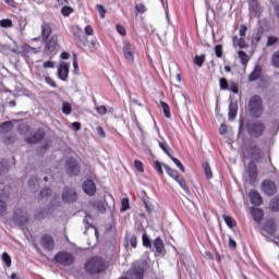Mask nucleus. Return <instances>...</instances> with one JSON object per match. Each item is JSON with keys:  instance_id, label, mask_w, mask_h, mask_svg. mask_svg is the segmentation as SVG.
I'll return each instance as SVG.
<instances>
[{"instance_id": "nucleus-45", "label": "nucleus", "mask_w": 279, "mask_h": 279, "mask_svg": "<svg viewBox=\"0 0 279 279\" xmlns=\"http://www.w3.org/2000/svg\"><path fill=\"white\" fill-rule=\"evenodd\" d=\"M0 27H4V28L12 27V20L10 19L1 20Z\"/></svg>"}, {"instance_id": "nucleus-60", "label": "nucleus", "mask_w": 279, "mask_h": 279, "mask_svg": "<svg viewBox=\"0 0 279 279\" xmlns=\"http://www.w3.org/2000/svg\"><path fill=\"white\" fill-rule=\"evenodd\" d=\"M246 32H247V26L241 25L240 31H239V34H240L241 38H243V36H245Z\"/></svg>"}, {"instance_id": "nucleus-3", "label": "nucleus", "mask_w": 279, "mask_h": 279, "mask_svg": "<svg viewBox=\"0 0 279 279\" xmlns=\"http://www.w3.org/2000/svg\"><path fill=\"white\" fill-rule=\"evenodd\" d=\"M105 269L106 264L101 257H93L85 264V271H87V274H101Z\"/></svg>"}, {"instance_id": "nucleus-20", "label": "nucleus", "mask_w": 279, "mask_h": 279, "mask_svg": "<svg viewBox=\"0 0 279 279\" xmlns=\"http://www.w3.org/2000/svg\"><path fill=\"white\" fill-rule=\"evenodd\" d=\"M251 215H252L254 221H256V223H260V221H263V217L265 214L263 213V209H260V208H252Z\"/></svg>"}, {"instance_id": "nucleus-40", "label": "nucleus", "mask_w": 279, "mask_h": 279, "mask_svg": "<svg viewBox=\"0 0 279 279\" xmlns=\"http://www.w3.org/2000/svg\"><path fill=\"white\" fill-rule=\"evenodd\" d=\"M271 64L272 66H276V69H279V51L272 54Z\"/></svg>"}, {"instance_id": "nucleus-9", "label": "nucleus", "mask_w": 279, "mask_h": 279, "mask_svg": "<svg viewBox=\"0 0 279 279\" xmlns=\"http://www.w3.org/2000/svg\"><path fill=\"white\" fill-rule=\"evenodd\" d=\"M83 191L86 195L89 197H93L97 193V185L95 184V181L87 179L83 182Z\"/></svg>"}, {"instance_id": "nucleus-1", "label": "nucleus", "mask_w": 279, "mask_h": 279, "mask_svg": "<svg viewBox=\"0 0 279 279\" xmlns=\"http://www.w3.org/2000/svg\"><path fill=\"white\" fill-rule=\"evenodd\" d=\"M263 98L258 95L252 96L248 101V114L253 119H260L263 117Z\"/></svg>"}, {"instance_id": "nucleus-48", "label": "nucleus", "mask_w": 279, "mask_h": 279, "mask_svg": "<svg viewBox=\"0 0 279 279\" xmlns=\"http://www.w3.org/2000/svg\"><path fill=\"white\" fill-rule=\"evenodd\" d=\"M73 69H74V73L77 75V73L80 72V65L77 63V54H73Z\"/></svg>"}, {"instance_id": "nucleus-61", "label": "nucleus", "mask_w": 279, "mask_h": 279, "mask_svg": "<svg viewBox=\"0 0 279 279\" xmlns=\"http://www.w3.org/2000/svg\"><path fill=\"white\" fill-rule=\"evenodd\" d=\"M136 243H137L136 235H132L130 238V245H131V247H136Z\"/></svg>"}, {"instance_id": "nucleus-41", "label": "nucleus", "mask_w": 279, "mask_h": 279, "mask_svg": "<svg viewBox=\"0 0 279 279\" xmlns=\"http://www.w3.org/2000/svg\"><path fill=\"white\" fill-rule=\"evenodd\" d=\"M61 14H62L63 16H71V14H73V8L68 7V5L63 7V8L61 9Z\"/></svg>"}, {"instance_id": "nucleus-42", "label": "nucleus", "mask_w": 279, "mask_h": 279, "mask_svg": "<svg viewBox=\"0 0 279 279\" xmlns=\"http://www.w3.org/2000/svg\"><path fill=\"white\" fill-rule=\"evenodd\" d=\"M96 10L99 12L100 19H106V8H104V4H97Z\"/></svg>"}, {"instance_id": "nucleus-32", "label": "nucleus", "mask_w": 279, "mask_h": 279, "mask_svg": "<svg viewBox=\"0 0 279 279\" xmlns=\"http://www.w3.org/2000/svg\"><path fill=\"white\" fill-rule=\"evenodd\" d=\"M238 56H239L242 64L245 65V64H247V62H250V58L247 57V53H245V51L240 50L238 52Z\"/></svg>"}, {"instance_id": "nucleus-17", "label": "nucleus", "mask_w": 279, "mask_h": 279, "mask_svg": "<svg viewBox=\"0 0 279 279\" xmlns=\"http://www.w3.org/2000/svg\"><path fill=\"white\" fill-rule=\"evenodd\" d=\"M41 245L43 247H45V250H48V251L53 250V245H54L53 238L48 234L44 235L41 238Z\"/></svg>"}, {"instance_id": "nucleus-11", "label": "nucleus", "mask_w": 279, "mask_h": 279, "mask_svg": "<svg viewBox=\"0 0 279 279\" xmlns=\"http://www.w3.org/2000/svg\"><path fill=\"white\" fill-rule=\"evenodd\" d=\"M58 77L62 82H66L69 80V63L61 62L58 66Z\"/></svg>"}, {"instance_id": "nucleus-29", "label": "nucleus", "mask_w": 279, "mask_h": 279, "mask_svg": "<svg viewBox=\"0 0 279 279\" xmlns=\"http://www.w3.org/2000/svg\"><path fill=\"white\" fill-rule=\"evenodd\" d=\"M175 182H178L184 193H189V186L186 185V180H184V178L179 177L178 179H175Z\"/></svg>"}, {"instance_id": "nucleus-12", "label": "nucleus", "mask_w": 279, "mask_h": 279, "mask_svg": "<svg viewBox=\"0 0 279 279\" xmlns=\"http://www.w3.org/2000/svg\"><path fill=\"white\" fill-rule=\"evenodd\" d=\"M262 191L265 195H276V183L266 180L262 183Z\"/></svg>"}, {"instance_id": "nucleus-18", "label": "nucleus", "mask_w": 279, "mask_h": 279, "mask_svg": "<svg viewBox=\"0 0 279 279\" xmlns=\"http://www.w3.org/2000/svg\"><path fill=\"white\" fill-rule=\"evenodd\" d=\"M14 220L17 221V223H25L27 222V215L23 209H16L14 211Z\"/></svg>"}, {"instance_id": "nucleus-37", "label": "nucleus", "mask_w": 279, "mask_h": 279, "mask_svg": "<svg viewBox=\"0 0 279 279\" xmlns=\"http://www.w3.org/2000/svg\"><path fill=\"white\" fill-rule=\"evenodd\" d=\"M247 151L251 156H260V148H257L256 146H251L247 148Z\"/></svg>"}, {"instance_id": "nucleus-52", "label": "nucleus", "mask_w": 279, "mask_h": 279, "mask_svg": "<svg viewBox=\"0 0 279 279\" xmlns=\"http://www.w3.org/2000/svg\"><path fill=\"white\" fill-rule=\"evenodd\" d=\"M159 147L162 151H165L167 154V156H172L171 153L169 151V148L167 147V143H162V142H159Z\"/></svg>"}, {"instance_id": "nucleus-59", "label": "nucleus", "mask_w": 279, "mask_h": 279, "mask_svg": "<svg viewBox=\"0 0 279 279\" xmlns=\"http://www.w3.org/2000/svg\"><path fill=\"white\" fill-rule=\"evenodd\" d=\"M86 36H93V34H95V32L93 31V26L87 25L84 29Z\"/></svg>"}, {"instance_id": "nucleus-25", "label": "nucleus", "mask_w": 279, "mask_h": 279, "mask_svg": "<svg viewBox=\"0 0 279 279\" xmlns=\"http://www.w3.org/2000/svg\"><path fill=\"white\" fill-rule=\"evenodd\" d=\"M222 219L228 228H236V220H234V218H232L231 216L222 215Z\"/></svg>"}, {"instance_id": "nucleus-63", "label": "nucleus", "mask_w": 279, "mask_h": 279, "mask_svg": "<svg viewBox=\"0 0 279 279\" xmlns=\"http://www.w3.org/2000/svg\"><path fill=\"white\" fill-rule=\"evenodd\" d=\"M219 132H220V134H221L222 136L226 135V134H228V129L226 128L225 124H221V125H220Z\"/></svg>"}, {"instance_id": "nucleus-54", "label": "nucleus", "mask_w": 279, "mask_h": 279, "mask_svg": "<svg viewBox=\"0 0 279 279\" xmlns=\"http://www.w3.org/2000/svg\"><path fill=\"white\" fill-rule=\"evenodd\" d=\"M134 167L135 169H137V171H140V173H143V171H145V168L143 167V163L140 160L134 161Z\"/></svg>"}, {"instance_id": "nucleus-34", "label": "nucleus", "mask_w": 279, "mask_h": 279, "mask_svg": "<svg viewBox=\"0 0 279 279\" xmlns=\"http://www.w3.org/2000/svg\"><path fill=\"white\" fill-rule=\"evenodd\" d=\"M62 112H63V114H71V112H73V107H71V104L63 102Z\"/></svg>"}, {"instance_id": "nucleus-15", "label": "nucleus", "mask_w": 279, "mask_h": 279, "mask_svg": "<svg viewBox=\"0 0 279 279\" xmlns=\"http://www.w3.org/2000/svg\"><path fill=\"white\" fill-rule=\"evenodd\" d=\"M248 197L253 206H260L263 204V196H260V194L256 190H251L248 193Z\"/></svg>"}, {"instance_id": "nucleus-28", "label": "nucleus", "mask_w": 279, "mask_h": 279, "mask_svg": "<svg viewBox=\"0 0 279 279\" xmlns=\"http://www.w3.org/2000/svg\"><path fill=\"white\" fill-rule=\"evenodd\" d=\"M204 62H206V54L196 56L194 58V64H196V66H204Z\"/></svg>"}, {"instance_id": "nucleus-24", "label": "nucleus", "mask_w": 279, "mask_h": 279, "mask_svg": "<svg viewBox=\"0 0 279 279\" xmlns=\"http://www.w3.org/2000/svg\"><path fill=\"white\" fill-rule=\"evenodd\" d=\"M163 168L166 170V173L170 177L173 178V180H178L180 178V174L174 170L173 168L169 167L168 165H163Z\"/></svg>"}, {"instance_id": "nucleus-7", "label": "nucleus", "mask_w": 279, "mask_h": 279, "mask_svg": "<svg viewBox=\"0 0 279 279\" xmlns=\"http://www.w3.org/2000/svg\"><path fill=\"white\" fill-rule=\"evenodd\" d=\"M246 173L248 175V180L251 184H254L258 178V168L256 167V162L251 161L246 167Z\"/></svg>"}, {"instance_id": "nucleus-53", "label": "nucleus", "mask_w": 279, "mask_h": 279, "mask_svg": "<svg viewBox=\"0 0 279 279\" xmlns=\"http://www.w3.org/2000/svg\"><path fill=\"white\" fill-rule=\"evenodd\" d=\"M229 110L232 112H239V104L236 101H231L229 104Z\"/></svg>"}, {"instance_id": "nucleus-8", "label": "nucleus", "mask_w": 279, "mask_h": 279, "mask_svg": "<svg viewBox=\"0 0 279 279\" xmlns=\"http://www.w3.org/2000/svg\"><path fill=\"white\" fill-rule=\"evenodd\" d=\"M65 167L69 175H80V166L75 159L69 158L65 161Z\"/></svg>"}, {"instance_id": "nucleus-36", "label": "nucleus", "mask_w": 279, "mask_h": 279, "mask_svg": "<svg viewBox=\"0 0 279 279\" xmlns=\"http://www.w3.org/2000/svg\"><path fill=\"white\" fill-rule=\"evenodd\" d=\"M135 12L137 14H145V12H147V7L143 3L136 4L135 5Z\"/></svg>"}, {"instance_id": "nucleus-55", "label": "nucleus", "mask_w": 279, "mask_h": 279, "mask_svg": "<svg viewBox=\"0 0 279 279\" xmlns=\"http://www.w3.org/2000/svg\"><path fill=\"white\" fill-rule=\"evenodd\" d=\"M45 82L46 84H48L49 86H51V88H57V84L56 82L53 81V78L49 77V76H46L45 77Z\"/></svg>"}, {"instance_id": "nucleus-57", "label": "nucleus", "mask_w": 279, "mask_h": 279, "mask_svg": "<svg viewBox=\"0 0 279 279\" xmlns=\"http://www.w3.org/2000/svg\"><path fill=\"white\" fill-rule=\"evenodd\" d=\"M43 66H44V69H54L56 68V62H53V61H45Z\"/></svg>"}, {"instance_id": "nucleus-44", "label": "nucleus", "mask_w": 279, "mask_h": 279, "mask_svg": "<svg viewBox=\"0 0 279 279\" xmlns=\"http://www.w3.org/2000/svg\"><path fill=\"white\" fill-rule=\"evenodd\" d=\"M219 84H220L221 90H228V88L230 86V84H228V80H226L223 77L219 80Z\"/></svg>"}, {"instance_id": "nucleus-6", "label": "nucleus", "mask_w": 279, "mask_h": 279, "mask_svg": "<svg viewBox=\"0 0 279 279\" xmlns=\"http://www.w3.org/2000/svg\"><path fill=\"white\" fill-rule=\"evenodd\" d=\"M61 197L65 204H73V202H77V192L73 187L65 186Z\"/></svg>"}, {"instance_id": "nucleus-43", "label": "nucleus", "mask_w": 279, "mask_h": 279, "mask_svg": "<svg viewBox=\"0 0 279 279\" xmlns=\"http://www.w3.org/2000/svg\"><path fill=\"white\" fill-rule=\"evenodd\" d=\"M270 208H271V210H274L275 213H278V210H279V198H274V199L270 202Z\"/></svg>"}, {"instance_id": "nucleus-31", "label": "nucleus", "mask_w": 279, "mask_h": 279, "mask_svg": "<svg viewBox=\"0 0 279 279\" xmlns=\"http://www.w3.org/2000/svg\"><path fill=\"white\" fill-rule=\"evenodd\" d=\"M1 258L7 267H12V257L7 252L2 253Z\"/></svg>"}, {"instance_id": "nucleus-21", "label": "nucleus", "mask_w": 279, "mask_h": 279, "mask_svg": "<svg viewBox=\"0 0 279 279\" xmlns=\"http://www.w3.org/2000/svg\"><path fill=\"white\" fill-rule=\"evenodd\" d=\"M263 74V68L260 65H256L253 70V72L248 75L250 82H256L258 77Z\"/></svg>"}, {"instance_id": "nucleus-35", "label": "nucleus", "mask_w": 279, "mask_h": 279, "mask_svg": "<svg viewBox=\"0 0 279 279\" xmlns=\"http://www.w3.org/2000/svg\"><path fill=\"white\" fill-rule=\"evenodd\" d=\"M130 209V199L129 198H123L121 201V213H125V210Z\"/></svg>"}, {"instance_id": "nucleus-33", "label": "nucleus", "mask_w": 279, "mask_h": 279, "mask_svg": "<svg viewBox=\"0 0 279 279\" xmlns=\"http://www.w3.org/2000/svg\"><path fill=\"white\" fill-rule=\"evenodd\" d=\"M142 241H143L144 247H149V250H151V241L149 240V236L147 235V233H143Z\"/></svg>"}, {"instance_id": "nucleus-14", "label": "nucleus", "mask_w": 279, "mask_h": 279, "mask_svg": "<svg viewBox=\"0 0 279 279\" xmlns=\"http://www.w3.org/2000/svg\"><path fill=\"white\" fill-rule=\"evenodd\" d=\"M248 3H250L252 16H255V19H258L260 14H263V9L260 8V4H258V1L256 0H248Z\"/></svg>"}, {"instance_id": "nucleus-22", "label": "nucleus", "mask_w": 279, "mask_h": 279, "mask_svg": "<svg viewBox=\"0 0 279 279\" xmlns=\"http://www.w3.org/2000/svg\"><path fill=\"white\" fill-rule=\"evenodd\" d=\"M153 246L155 248V252H157V254H163L165 243H162V239L160 238L155 239Z\"/></svg>"}, {"instance_id": "nucleus-50", "label": "nucleus", "mask_w": 279, "mask_h": 279, "mask_svg": "<svg viewBox=\"0 0 279 279\" xmlns=\"http://www.w3.org/2000/svg\"><path fill=\"white\" fill-rule=\"evenodd\" d=\"M162 167H165V163H161L160 161L155 162V169H156L157 173H159V175H162V173H163Z\"/></svg>"}, {"instance_id": "nucleus-5", "label": "nucleus", "mask_w": 279, "mask_h": 279, "mask_svg": "<svg viewBox=\"0 0 279 279\" xmlns=\"http://www.w3.org/2000/svg\"><path fill=\"white\" fill-rule=\"evenodd\" d=\"M56 263H59V265H63V267H69L73 265L75 258L73 257L72 254L66 253V252H60L54 256Z\"/></svg>"}, {"instance_id": "nucleus-27", "label": "nucleus", "mask_w": 279, "mask_h": 279, "mask_svg": "<svg viewBox=\"0 0 279 279\" xmlns=\"http://www.w3.org/2000/svg\"><path fill=\"white\" fill-rule=\"evenodd\" d=\"M12 128H14L12 122H10V121L3 122L2 124H0V132L2 134H5V132H10L12 130Z\"/></svg>"}, {"instance_id": "nucleus-30", "label": "nucleus", "mask_w": 279, "mask_h": 279, "mask_svg": "<svg viewBox=\"0 0 279 279\" xmlns=\"http://www.w3.org/2000/svg\"><path fill=\"white\" fill-rule=\"evenodd\" d=\"M203 169L205 171V175L208 180L213 178V170L210 169V165L208 162L203 163Z\"/></svg>"}, {"instance_id": "nucleus-56", "label": "nucleus", "mask_w": 279, "mask_h": 279, "mask_svg": "<svg viewBox=\"0 0 279 279\" xmlns=\"http://www.w3.org/2000/svg\"><path fill=\"white\" fill-rule=\"evenodd\" d=\"M276 43H278V37L270 36L268 37V40H267V47H271L276 45Z\"/></svg>"}, {"instance_id": "nucleus-19", "label": "nucleus", "mask_w": 279, "mask_h": 279, "mask_svg": "<svg viewBox=\"0 0 279 279\" xmlns=\"http://www.w3.org/2000/svg\"><path fill=\"white\" fill-rule=\"evenodd\" d=\"M8 197L5 191H0V215H3L8 210V205L5 204Z\"/></svg>"}, {"instance_id": "nucleus-47", "label": "nucleus", "mask_w": 279, "mask_h": 279, "mask_svg": "<svg viewBox=\"0 0 279 279\" xmlns=\"http://www.w3.org/2000/svg\"><path fill=\"white\" fill-rule=\"evenodd\" d=\"M116 29L118 32V34H120V36H125L128 34V32L125 31V26L118 24L116 26Z\"/></svg>"}, {"instance_id": "nucleus-49", "label": "nucleus", "mask_w": 279, "mask_h": 279, "mask_svg": "<svg viewBox=\"0 0 279 279\" xmlns=\"http://www.w3.org/2000/svg\"><path fill=\"white\" fill-rule=\"evenodd\" d=\"M96 111L98 112V114H100L101 117H104V114L108 113V109L106 108V106H97L96 107Z\"/></svg>"}, {"instance_id": "nucleus-51", "label": "nucleus", "mask_w": 279, "mask_h": 279, "mask_svg": "<svg viewBox=\"0 0 279 279\" xmlns=\"http://www.w3.org/2000/svg\"><path fill=\"white\" fill-rule=\"evenodd\" d=\"M215 53L218 58H222L223 56V48L221 47V45H217L215 46Z\"/></svg>"}, {"instance_id": "nucleus-64", "label": "nucleus", "mask_w": 279, "mask_h": 279, "mask_svg": "<svg viewBox=\"0 0 279 279\" xmlns=\"http://www.w3.org/2000/svg\"><path fill=\"white\" fill-rule=\"evenodd\" d=\"M228 117L231 121H233V119H236V111L229 110Z\"/></svg>"}, {"instance_id": "nucleus-16", "label": "nucleus", "mask_w": 279, "mask_h": 279, "mask_svg": "<svg viewBox=\"0 0 279 279\" xmlns=\"http://www.w3.org/2000/svg\"><path fill=\"white\" fill-rule=\"evenodd\" d=\"M45 138V131L38 130L31 137L26 138V142L29 144L38 143V141H43Z\"/></svg>"}, {"instance_id": "nucleus-38", "label": "nucleus", "mask_w": 279, "mask_h": 279, "mask_svg": "<svg viewBox=\"0 0 279 279\" xmlns=\"http://www.w3.org/2000/svg\"><path fill=\"white\" fill-rule=\"evenodd\" d=\"M40 184V181L38 180V177H33L28 181L29 189H34L35 186H38Z\"/></svg>"}, {"instance_id": "nucleus-39", "label": "nucleus", "mask_w": 279, "mask_h": 279, "mask_svg": "<svg viewBox=\"0 0 279 279\" xmlns=\"http://www.w3.org/2000/svg\"><path fill=\"white\" fill-rule=\"evenodd\" d=\"M170 159L172 160V162H174V165L178 167V169H180V171H182V173H184V166L182 165V162L179 161L178 158L173 157L172 155H170Z\"/></svg>"}, {"instance_id": "nucleus-26", "label": "nucleus", "mask_w": 279, "mask_h": 279, "mask_svg": "<svg viewBox=\"0 0 279 279\" xmlns=\"http://www.w3.org/2000/svg\"><path fill=\"white\" fill-rule=\"evenodd\" d=\"M160 106L162 108L166 119H171V108L169 107V105L161 100Z\"/></svg>"}, {"instance_id": "nucleus-23", "label": "nucleus", "mask_w": 279, "mask_h": 279, "mask_svg": "<svg viewBox=\"0 0 279 279\" xmlns=\"http://www.w3.org/2000/svg\"><path fill=\"white\" fill-rule=\"evenodd\" d=\"M90 205L93 206V208H95L96 210H98V213H106V205H104V202L101 201H92Z\"/></svg>"}, {"instance_id": "nucleus-62", "label": "nucleus", "mask_w": 279, "mask_h": 279, "mask_svg": "<svg viewBox=\"0 0 279 279\" xmlns=\"http://www.w3.org/2000/svg\"><path fill=\"white\" fill-rule=\"evenodd\" d=\"M229 247H231V250L236 247V241H234L232 238H229Z\"/></svg>"}, {"instance_id": "nucleus-46", "label": "nucleus", "mask_w": 279, "mask_h": 279, "mask_svg": "<svg viewBox=\"0 0 279 279\" xmlns=\"http://www.w3.org/2000/svg\"><path fill=\"white\" fill-rule=\"evenodd\" d=\"M228 90H230V93H234V95H238L239 94V85H236V83H230Z\"/></svg>"}, {"instance_id": "nucleus-10", "label": "nucleus", "mask_w": 279, "mask_h": 279, "mask_svg": "<svg viewBox=\"0 0 279 279\" xmlns=\"http://www.w3.org/2000/svg\"><path fill=\"white\" fill-rule=\"evenodd\" d=\"M58 49V35H53L50 39L46 41L45 51L48 56H51L53 51Z\"/></svg>"}, {"instance_id": "nucleus-2", "label": "nucleus", "mask_w": 279, "mask_h": 279, "mask_svg": "<svg viewBox=\"0 0 279 279\" xmlns=\"http://www.w3.org/2000/svg\"><path fill=\"white\" fill-rule=\"evenodd\" d=\"M248 136L260 138L265 134V124L258 120H250L245 124Z\"/></svg>"}, {"instance_id": "nucleus-13", "label": "nucleus", "mask_w": 279, "mask_h": 279, "mask_svg": "<svg viewBox=\"0 0 279 279\" xmlns=\"http://www.w3.org/2000/svg\"><path fill=\"white\" fill-rule=\"evenodd\" d=\"M52 27L48 22H43L41 24V40L43 43H47L49 40V36H51Z\"/></svg>"}, {"instance_id": "nucleus-58", "label": "nucleus", "mask_w": 279, "mask_h": 279, "mask_svg": "<svg viewBox=\"0 0 279 279\" xmlns=\"http://www.w3.org/2000/svg\"><path fill=\"white\" fill-rule=\"evenodd\" d=\"M41 197H49L51 195V189L45 187L44 190L40 191Z\"/></svg>"}, {"instance_id": "nucleus-4", "label": "nucleus", "mask_w": 279, "mask_h": 279, "mask_svg": "<svg viewBox=\"0 0 279 279\" xmlns=\"http://www.w3.org/2000/svg\"><path fill=\"white\" fill-rule=\"evenodd\" d=\"M122 53L128 64H134V56H136V46L129 40L123 41Z\"/></svg>"}]
</instances>
